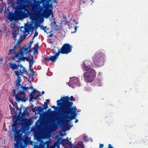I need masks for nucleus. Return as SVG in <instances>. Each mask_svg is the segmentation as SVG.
<instances>
[{"label": "nucleus", "instance_id": "35", "mask_svg": "<svg viewBox=\"0 0 148 148\" xmlns=\"http://www.w3.org/2000/svg\"><path fill=\"white\" fill-rule=\"evenodd\" d=\"M73 126V125H66L65 127H66V130H69L71 128V127H72Z\"/></svg>", "mask_w": 148, "mask_h": 148}, {"label": "nucleus", "instance_id": "56", "mask_svg": "<svg viewBox=\"0 0 148 148\" xmlns=\"http://www.w3.org/2000/svg\"><path fill=\"white\" fill-rule=\"evenodd\" d=\"M28 87L29 88V89H34L33 88V87L32 86H30V87Z\"/></svg>", "mask_w": 148, "mask_h": 148}, {"label": "nucleus", "instance_id": "12", "mask_svg": "<svg viewBox=\"0 0 148 148\" xmlns=\"http://www.w3.org/2000/svg\"><path fill=\"white\" fill-rule=\"evenodd\" d=\"M13 123L12 124V130L10 132L9 134L11 137H12L14 135L17 129V125L18 124L17 121H19L18 115H16L13 117Z\"/></svg>", "mask_w": 148, "mask_h": 148}, {"label": "nucleus", "instance_id": "62", "mask_svg": "<svg viewBox=\"0 0 148 148\" xmlns=\"http://www.w3.org/2000/svg\"><path fill=\"white\" fill-rule=\"evenodd\" d=\"M40 26V25H38L37 24V25L36 26V28H35V29H37V28H38L37 27H38V26Z\"/></svg>", "mask_w": 148, "mask_h": 148}, {"label": "nucleus", "instance_id": "10", "mask_svg": "<svg viewBox=\"0 0 148 148\" xmlns=\"http://www.w3.org/2000/svg\"><path fill=\"white\" fill-rule=\"evenodd\" d=\"M23 88H22V90L19 91V93H17V94L15 96V99L16 101L17 102H19L21 101H23V102H25L27 100L25 97L24 98H21V95H23L25 97L26 95L24 90H27L29 89V88L28 87H26L23 86Z\"/></svg>", "mask_w": 148, "mask_h": 148}, {"label": "nucleus", "instance_id": "16", "mask_svg": "<svg viewBox=\"0 0 148 148\" xmlns=\"http://www.w3.org/2000/svg\"><path fill=\"white\" fill-rule=\"evenodd\" d=\"M80 84L78 79L76 77H74L71 79L70 83L69 85L72 88H73L75 86H79Z\"/></svg>", "mask_w": 148, "mask_h": 148}, {"label": "nucleus", "instance_id": "49", "mask_svg": "<svg viewBox=\"0 0 148 148\" xmlns=\"http://www.w3.org/2000/svg\"><path fill=\"white\" fill-rule=\"evenodd\" d=\"M16 108V110H19V111H20V110H21V108H20V109L19 108V107L18 106H16V108Z\"/></svg>", "mask_w": 148, "mask_h": 148}, {"label": "nucleus", "instance_id": "15", "mask_svg": "<svg viewBox=\"0 0 148 148\" xmlns=\"http://www.w3.org/2000/svg\"><path fill=\"white\" fill-rule=\"evenodd\" d=\"M18 79L16 80L15 82L16 86L15 87V89L13 90V92L14 94V96L17 94V93H19V91L22 90V88H23V86L20 84L21 81L18 82Z\"/></svg>", "mask_w": 148, "mask_h": 148}, {"label": "nucleus", "instance_id": "40", "mask_svg": "<svg viewBox=\"0 0 148 148\" xmlns=\"http://www.w3.org/2000/svg\"><path fill=\"white\" fill-rule=\"evenodd\" d=\"M51 25L53 26H58L56 23V22H53V23H51Z\"/></svg>", "mask_w": 148, "mask_h": 148}, {"label": "nucleus", "instance_id": "42", "mask_svg": "<svg viewBox=\"0 0 148 148\" xmlns=\"http://www.w3.org/2000/svg\"><path fill=\"white\" fill-rule=\"evenodd\" d=\"M20 62H19L18 64V66H19V67H20V68H22L23 69V68H24L23 66L20 63Z\"/></svg>", "mask_w": 148, "mask_h": 148}, {"label": "nucleus", "instance_id": "18", "mask_svg": "<svg viewBox=\"0 0 148 148\" xmlns=\"http://www.w3.org/2000/svg\"><path fill=\"white\" fill-rule=\"evenodd\" d=\"M34 41H30L27 44V46L25 45L21 49L23 51H25V53H29L32 52V51L30 49L31 47V45L34 42Z\"/></svg>", "mask_w": 148, "mask_h": 148}, {"label": "nucleus", "instance_id": "37", "mask_svg": "<svg viewBox=\"0 0 148 148\" xmlns=\"http://www.w3.org/2000/svg\"><path fill=\"white\" fill-rule=\"evenodd\" d=\"M61 144H60L59 142H56L53 144L54 147H56L58 145H60Z\"/></svg>", "mask_w": 148, "mask_h": 148}, {"label": "nucleus", "instance_id": "5", "mask_svg": "<svg viewBox=\"0 0 148 148\" xmlns=\"http://www.w3.org/2000/svg\"><path fill=\"white\" fill-rule=\"evenodd\" d=\"M65 104L64 106L60 107V112H66L67 114L70 113H76L77 109L75 107H73V102L67 103Z\"/></svg>", "mask_w": 148, "mask_h": 148}, {"label": "nucleus", "instance_id": "7", "mask_svg": "<svg viewBox=\"0 0 148 148\" xmlns=\"http://www.w3.org/2000/svg\"><path fill=\"white\" fill-rule=\"evenodd\" d=\"M75 100V98L73 96H71L70 97L68 96L61 97L60 100H58L57 101V106L59 108L64 106L65 103L72 102L71 101H74Z\"/></svg>", "mask_w": 148, "mask_h": 148}, {"label": "nucleus", "instance_id": "2", "mask_svg": "<svg viewBox=\"0 0 148 148\" xmlns=\"http://www.w3.org/2000/svg\"><path fill=\"white\" fill-rule=\"evenodd\" d=\"M12 7L15 10V13L10 12L9 9H8L9 12L8 18L10 21L21 20L29 16V11L27 9L25 6L19 5L15 6L13 4Z\"/></svg>", "mask_w": 148, "mask_h": 148}, {"label": "nucleus", "instance_id": "26", "mask_svg": "<svg viewBox=\"0 0 148 148\" xmlns=\"http://www.w3.org/2000/svg\"><path fill=\"white\" fill-rule=\"evenodd\" d=\"M50 58V61L53 62H56V60L57 58H56V57L53 56H51Z\"/></svg>", "mask_w": 148, "mask_h": 148}, {"label": "nucleus", "instance_id": "20", "mask_svg": "<svg viewBox=\"0 0 148 148\" xmlns=\"http://www.w3.org/2000/svg\"><path fill=\"white\" fill-rule=\"evenodd\" d=\"M82 65L83 68L84 69V71H86V72L89 71L90 70V69H91L90 68V66L86 65V62H84Z\"/></svg>", "mask_w": 148, "mask_h": 148}, {"label": "nucleus", "instance_id": "59", "mask_svg": "<svg viewBox=\"0 0 148 148\" xmlns=\"http://www.w3.org/2000/svg\"><path fill=\"white\" fill-rule=\"evenodd\" d=\"M45 93V92L44 91H42V94L40 95V96H41L42 95H43Z\"/></svg>", "mask_w": 148, "mask_h": 148}, {"label": "nucleus", "instance_id": "36", "mask_svg": "<svg viewBox=\"0 0 148 148\" xmlns=\"http://www.w3.org/2000/svg\"><path fill=\"white\" fill-rule=\"evenodd\" d=\"M11 104L12 105L14 108H16V107L18 106L17 103L16 102H13V103H11Z\"/></svg>", "mask_w": 148, "mask_h": 148}, {"label": "nucleus", "instance_id": "30", "mask_svg": "<svg viewBox=\"0 0 148 148\" xmlns=\"http://www.w3.org/2000/svg\"><path fill=\"white\" fill-rule=\"evenodd\" d=\"M63 138L61 137H58L57 138V141L56 142H59L60 144H62Z\"/></svg>", "mask_w": 148, "mask_h": 148}, {"label": "nucleus", "instance_id": "23", "mask_svg": "<svg viewBox=\"0 0 148 148\" xmlns=\"http://www.w3.org/2000/svg\"><path fill=\"white\" fill-rule=\"evenodd\" d=\"M70 143L71 145L73 146V145L72 144L71 142L69 141L68 139H63L62 142V145L64 146V145H67Z\"/></svg>", "mask_w": 148, "mask_h": 148}, {"label": "nucleus", "instance_id": "21", "mask_svg": "<svg viewBox=\"0 0 148 148\" xmlns=\"http://www.w3.org/2000/svg\"><path fill=\"white\" fill-rule=\"evenodd\" d=\"M33 91L29 95V96H30V99L31 101V99H36L37 97H34V96L33 95V93H36L37 92H38V91L37 90H36L34 89H33Z\"/></svg>", "mask_w": 148, "mask_h": 148}, {"label": "nucleus", "instance_id": "17", "mask_svg": "<svg viewBox=\"0 0 148 148\" xmlns=\"http://www.w3.org/2000/svg\"><path fill=\"white\" fill-rule=\"evenodd\" d=\"M14 72L17 77V81L18 82L22 81V79H21V76L23 75V74L24 73H28L27 71L25 69V68H23L22 71H21L20 72H19L18 71H15Z\"/></svg>", "mask_w": 148, "mask_h": 148}, {"label": "nucleus", "instance_id": "28", "mask_svg": "<svg viewBox=\"0 0 148 148\" xmlns=\"http://www.w3.org/2000/svg\"><path fill=\"white\" fill-rule=\"evenodd\" d=\"M87 0H81V2L79 4V7L83 8L84 5H82V4H85Z\"/></svg>", "mask_w": 148, "mask_h": 148}, {"label": "nucleus", "instance_id": "52", "mask_svg": "<svg viewBox=\"0 0 148 148\" xmlns=\"http://www.w3.org/2000/svg\"><path fill=\"white\" fill-rule=\"evenodd\" d=\"M49 101H50V100L49 99H47L46 100V102H46V103H47V104H48Z\"/></svg>", "mask_w": 148, "mask_h": 148}, {"label": "nucleus", "instance_id": "64", "mask_svg": "<svg viewBox=\"0 0 148 148\" xmlns=\"http://www.w3.org/2000/svg\"><path fill=\"white\" fill-rule=\"evenodd\" d=\"M48 111H51V108H49V109L48 110Z\"/></svg>", "mask_w": 148, "mask_h": 148}, {"label": "nucleus", "instance_id": "13", "mask_svg": "<svg viewBox=\"0 0 148 148\" xmlns=\"http://www.w3.org/2000/svg\"><path fill=\"white\" fill-rule=\"evenodd\" d=\"M72 46L68 43H65L62 46L61 49V53L67 54L71 52Z\"/></svg>", "mask_w": 148, "mask_h": 148}, {"label": "nucleus", "instance_id": "48", "mask_svg": "<svg viewBox=\"0 0 148 148\" xmlns=\"http://www.w3.org/2000/svg\"><path fill=\"white\" fill-rule=\"evenodd\" d=\"M29 70L31 72H32L33 74L35 73V72L34 71V70L33 69H31V68H29Z\"/></svg>", "mask_w": 148, "mask_h": 148}, {"label": "nucleus", "instance_id": "27", "mask_svg": "<svg viewBox=\"0 0 148 148\" xmlns=\"http://www.w3.org/2000/svg\"><path fill=\"white\" fill-rule=\"evenodd\" d=\"M10 107L11 114H15L16 113L15 108L12 107L10 105Z\"/></svg>", "mask_w": 148, "mask_h": 148}, {"label": "nucleus", "instance_id": "45", "mask_svg": "<svg viewBox=\"0 0 148 148\" xmlns=\"http://www.w3.org/2000/svg\"><path fill=\"white\" fill-rule=\"evenodd\" d=\"M38 35V32L37 31H36L35 32L34 35V36H35L36 37Z\"/></svg>", "mask_w": 148, "mask_h": 148}, {"label": "nucleus", "instance_id": "31", "mask_svg": "<svg viewBox=\"0 0 148 148\" xmlns=\"http://www.w3.org/2000/svg\"><path fill=\"white\" fill-rule=\"evenodd\" d=\"M38 47V44L37 43L34 47L33 49L34 51H37Z\"/></svg>", "mask_w": 148, "mask_h": 148}, {"label": "nucleus", "instance_id": "44", "mask_svg": "<svg viewBox=\"0 0 148 148\" xmlns=\"http://www.w3.org/2000/svg\"><path fill=\"white\" fill-rule=\"evenodd\" d=\"M29 137H26V138L24 139V141L25 143V142L27 141L29 139Z\"/></svg>", "mask_w": 148, "mask_h": 148}, {"label": "nucleus", "instance_id": "43", "mask_svg": "<svg viewBox=\"0 0 148 148\" xmlns=\"http://www.w3.org/2000/svg\"><path fill=\"white\" fill-rule=\"evenodd\" d=\"M9 101L11 103H13V101H12V99L11 97L9 98Z\"/></svg>", "mask_w": 148, "mask_h": 148}, {"label": "nucleus", "instance_id": "1", "mask_svg": "<svg viewBox=\"0 0 148 148\" xmlns=\"http://www.w3.org/2000/svg\"><path fill=\"white\" fill-rule=\"evenodd\" d=\"M28 7L32 8L31 12L29 11V16L32 17L37 12L43 11L42 14L45 18H48L51 15L52 12L49 10L50 5L47 0L41 1L34 0L33 2L29 1L27 3Z\"/></svg>", "mask_w": 148, "mask_h": 148}, {"label": "nucleus", "instance_id": "39", "mask_svg": "<svg viewBox=\"0 0 148 148\" xmlns=\"http://www.w3.org/2000/svg\"><path fill=\"white\" fill-rule=\"evenodd\" d=\"M44 61H50V58L49 57H46L44 58Z\"/></svg>", "mask_w": 148, "mask_h": 148}, {"label": "nucleus", "instance_id": "51", "mask_svg": "<svg viewBox=\"0 0 148 148\" xmlns=\"http://www.w3.org/2000/svg\"><path fill=\"white\" fill-rule=\"evenodd\" d=\"M103 144H100V146L99 147V148H102V147H103Z\"/></svg>", "mask_w": 148, "mask_h": 148}, {"label": "nucleus", "instance_id": "63", "mask_svg": "<svg viewBox=\"0 0 148 148\" xmlns=\"http://www.w3.org/2000/svg\"><path fill=\"white\" fill-rule=\"evenodd\" d=\"M68 23V21H66V22H65V25H67Z\"/></svg>", "mask_w": 148, "mask_h": 148}, {"label": "nucleus", "instance_id": "32", "mask_svg": "<svg viewBox=\"0 0 148 148\" xmlns=\"http://www.w3.org/2000/svg\"><path fill=\"white\" fill-rule=\"evenodd\" d=\"M42 29L44 30V32L46 33L47 34L49 33L53 32L52 31H51L50 32H47L46 30L47 26H43L42 27Z\"/></svg>", "mask_w": 148, "mask_h": 148}, {"label": "nucleus", "instance_id": "53", "mask_svg": "<svg viewBox=\"0 0 148 148\" xmlns=\"http://www.w3.org/2000/svg\"><path fill=\"white\" fill-rule=\"evenodd\" d=\"M51 107L52 108H54L55 109H56V107L54 106H51Z\"/></svg>", "mask_w": 148, "mask_h": 148}, {"label": "nucleus", "instance_id": "24", "mask_svg": "<svg viewBox=\"0 0 148 148\" xmlns=\"http://www.w3.org/2000/svg\"><path fill=\"white\" fill-rule=\"evenodd\" d=\"M24 30H22L21 29H20V30L18 29L16 32L17 33H19L20 34H22V36H23L25 34V32H27V30H26L25 28H24Z\"/></svg>", "mask_w": 148, "mask_h": 148}, {"label": "nucleus", "instance_id": "54", "mask_svg": "<svg viewBox=\"0 0 148 148\" xmlns=\"http://www.w3.org/2000/svg\"><path fill=\"white\" fill-rule=\"evenodd\" d=\"M62 17H63V19H64V20H65L66 19V17L64 15H62Z\"/></svg>", "mask_w": 148, "mask_h": 148}, {"label": "nucleus", "instance_id": "22", "mask_svg": "<svg viewBox=\"0 0 148 148\" xmlns=\"http://www.w3.org/2000/svg\"><path fill=\"white\" fill-rule=\"evenodd\" d=\"M10 67L13 70L17 69L19 68V66L16 64L15 63H10Z\"/></svg>", "mask_w": 148, "mask_h": 148}, {"label": "nucleus", "instance_id": "41", "mask_svg": "<svg viewBox=\"0 0 148 148\" xmlns=\"http://www.w3.org/2000/svg\"><path fill=\"white\" fill-rule=\"evenodd\" d=\"M26 60L27 61L29 62V61L31 60V59H30L29 58V57H26Z\"/></svg>", "mask_w": 148, "mask_h": 148}, {"label": "nucleus", "instance_id": "33", "mask_svg": "<svg viewBox=\"0 0 148 148\" xmlns=\"http://www.w3.org/2000/svg\"><path fill=\"white\" fill-rule=\"evenodd\" d=\"M32 59L31 60L29 61V64H30L31 65H32L34 63V61L33 60L34 57L33 56H32L31 57Z\"/></svg>", "mask_w": 148, "mask_h": 148}, {"label": "nucleus", "instance_id": "57", "mask_svg": "<svg viewBox=\"0 0 148 148\" xmlns=\"http://www.w3.org/2000/svg\"><path fill=\"white\" fill-rule=\"evenodd\" d=\"M55 29L57 31V30L60 31V29L59 28H55Z\"/></svg>", "mask_w": 148, "mask_h": 148}, {"label": "nucleus", "instance_id": "55", "mask_svg": "<svg viewBox=\"0 0 148 148\" xmlns=\"http://www.w3.org/2000/svg\"><path fill=\"white\" fill-rule=\"evenodd\" d=\"M74 22L76 24H77L79 23V22L75 20L74 21Z\"/></svg>", "mask_w": 148, "mask_h": 148}, {"label": "nucleus", "instance_id": "46", "mask_svg": "<svg viewBox=\"0 0 148 148\" xmlns=\"http://www.w3.org/2000/svg\"><path fill=\"white\" fill-rule=\"evenodd\" d=\"M34 29V26H32L31 27H30L29 29L30 30H31L32 31H33Z\"/></svg>", "mask_w": 148, "mask_h": 148}, {"label": "nucleus", "instance_id": "11", "mask_svg": "<svg viewBox=\"0 0 148 148\" xmlns=\"http://www.w3.org/2000/svg\"><path fill=\"white\" fill-rule=\"evenodd\" d=\"M12 34L13 36L12 37L16 42L14 44L18 45H19L21 42L25 39L26 36L27 35V34H26L24 36H22V34H20L19 33H17L16 31L13 33Z\"/></svg>", "mask_w": 148, "mask_h": 148}, {"label": "nucleus", "instance_id": "14", "mask_svg": "<svg viewBox=\"0 0 148 148\" xmlns=\"http://www.w3.org/2000/svg\"><path fill=\"white\" fill-rule=\"evenodd\" d=\"M48 104L45 102H44V106L42 108L41 106H38L35 107L32 109V111L33 112H36L37 111V114H39L44 109H47L48 108Z\"/></svg>", "mask_w": 148, "mask_h": 148}, {"label": "nucleus", "instance_id": "47", "mask_svg": "<svg viewBox=\"0 0 148 148\" xmlns=\"http://www.w3.org/2000/svg\"><path fill=\"white\" fill-rule=\"evenodd\" d=\"M74 29H75V31L74 32H72V33H74L76 32L77 31V27L75 26L74 27Z\"/></svg>", "mask_w": 148, "mask_h": 148}, {"label": "nucleus", "instance_id": "9", "mask_svg": "<svg viewBox=\"0 0 148 148\" xmlns=\"http://www.w3.org/2000/svg\"><path fill=\"white\" fill-rule=\"evenodd\" d=\"M25 53V51L21 49L19 55H17L15 56H12L9 60H10L12 59V60H14L16 62H21L22 61L25 62L26 58V57H24V56L25 54L28 53Z\"/></svg>", "mask_w": 148, "mask_h": 148}, {"label": "nucleus", "instance_id": "58", "mask_svg": "<svg viewBox=\"0 0 148 148\" xmlns=\"http://www.w3.org/2000/svg\"><path fill=\"white\" fill-rule=\"evenodd\" d=\"M78 121V119H75V123H77Z\"/></svg>", "mask_w": 148, "mask_h": 148}, {"label": "nucleus", "instance_id": "4", "mask_svg": "<svg viewBox=\"0 0 148 148\" xmlns=\"http://www.w3.org/2000/svg\"><path fill=\"white\" fill-rule=\"evenodd\" d=\"M105 55L103 51H99L95 55L93 59L95 65L98 66H101L104 64Z\"/></svg>", "mask_w": 148, "mask_h": 148}, {"label": "nucleus", "instance_id": "34", "mask_svg": "<svg viewBox=\"0 0 148 148\" xmlns=\"http://www.w3.org/2000/svg\"><path fill=\"white\" fill-rule=\"evenodd\" d=\"M60 53H61V49H59L58 52L56 53H55V55L54 56L56 57V58H57L59 55Z\"/></svg>", "mask_w": 148, "mask_h": 148}, {"label": "nucleus", "instance_id": "6", "mask_svg": "<svg viewBox=\"0 0 148 148\" xmlns=\"http://www.w3.org/2000/svg\"><path fill=\"white\" fill-rule=\"evenodd\" d=\"M60 121L62 123L64 121L69 122L71 120L75 119L76 116V113H70L69 114L66 112H60Z\"/></svg>", "mask_w": 148, "mask_h": 148}, {"label": "nucleus", "instance_id": "25", "mask_svg": "<svg viewBox=\"0 0 148 148\" xmlns=\"http://www.w3.org/2000/svg\"><path fill=\"white\" fill-rule=\"evenodd\" d=\"M27 108H25V110H24V111L23 113H22L21 112V110H20V111H19V115H21L22 116H23L27 114H28V112L27 111H26V110H27Z\"/></svg>", "mask_w": 148, "mask_h": 148}, {"label": "nucleus", "instance_id": "61", "mask_svg": "<svg viewBox=\"0 0 148 148\" xmlns=\"http://www.w3.org/2000/svg\"><path fill=\"white\" fill-rule=\"evenodd\" d=\"M29 68H31L32 67V65H31L30 64H29Z\"/></svg>", "mask_w": 148, "mask_h": 148}, {"label": "nucleus", "instance_id": "8", "mask_svg": "<svg viewBox=\"0 0 148 148\" xmlns=\"http://www.w3.org/2000/svg\"><path fill=\"white\" fill-rule=\"evenodd\" d=\"M83 76L86 82H91L95 79V71L93 69H90L89 71L84 72Z\"/></svg>", "mask_w": 148, "mask_h": 148}, {"label": "nucleus", "instance_id": "3", "mask_svg": "<svg viewBox=\"0 0 148 148\" xmlns=\"http://www.w3.org/2000/svg\"><path fill=\"white\" fill-rule=\"evenodd\" d=\"M28 121L27 119L26 118L23 119L20 121V124L21 125V128L20 130H18L17 128L14 135V140L16 142V143H14V148H21V147H23L22 135L26 131L29 126Z\"/></svg>", "mask_w": 148, "mask_h": 148}, {"label": "nucleus", "instance_id": "29", "mask_svg": "<svg viewBox=\"0 0 148 148\" xmlns=\"http://www.w3.org/2000/svg\"><path fill=\"white\" fill-rule=\"evenodd\" d=\"M28 78V81L30 83L31 82V80H33L34 79V77L33 76L31 75H29Z\"/></svg>", "mask_w": 148, "mask_h": 148}, {"label": "nucleus", "instance_id": "19", "mask_svg": "<svg viewBox=\"0 0 148 148\" xmlns=\"http://www.w3.org/2000/svg\"><path fill=\"white\" fill-rule=\"evenodd\" d=\"M19 47V45L14 44V48L12 49H10L9 50L8 54H14L15 56H15L17 55H19V53H17L16 51V49Z\"/></svg>", "mask_w": 148, "mask_h": 148}, {"label": "nucleus", "instance_id": "50", "mask_svg": "<svg viewBox=\"0 0 148 148\" xmlns=\"http://www.w3.org/2000/svg\"><path fill=\"white\" fill-rule=\"evenodd\" d=\"M3 117V115L1 112V110H0V119H1Z\"/></svg>", "mask_w": 148, "mask_h": 148}, {"label": "nucleus", "instance_id": "60", "mask_svg": "<svg viewBox=\"0 0 148 148\" xmlns=\"http://www.w3.org/2000/svg\"><path fill=\"white\" fill-rule=\"evenodd\" d=\"M53 35V34H51L49 36V37H52Z\"/></svg>", "mask_w": 148, "mask_h": 148}, {"label": "nucleus", "instance_id": "38", "mask_svg": "<svg viewBox=\"0 0 148 148\" xmlns=\"http://www.w3.org/2000/svg\"><path fill=\"white\" fill-rule=\"evenodd\" d=\"M27 120L28 121V124H29V125L31 124V123H33L32 122V119H27Z\"/></svg>", "mask_w": 148, "mask_h": 148}]
</instances>
